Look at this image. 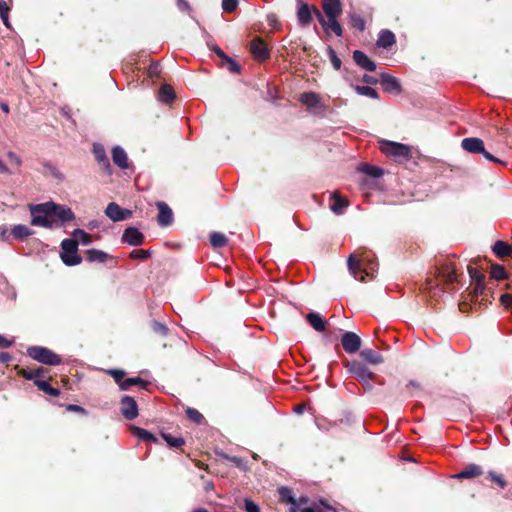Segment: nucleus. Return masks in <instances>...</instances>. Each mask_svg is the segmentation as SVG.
I'll return each mask as SVG.
<instances>
[{"mask_svg":"<svg viewBox=\"0 0 512 512\" xmlns=\"http://www.w3.org/2000/svg\"><path fill=\"white\" fill-rule=\"evenodd\" d=\"M145 381L140 377L127 378L120 384V389L125 391L129 390L133 385H142L145 386Z\"/></svg>","mask_w":512,"mask_h":512,"instance_id":"58836bf2","label":"nucleus"},{"mask_svg":"<svg viewBox=\"0 0 512 512\" xmlns=\"http://www.w3.org/2000/svg\"><path fill=\"white\" fill-rule=\"evenodd\" d=\"M143 239V234L137 228L134 227H129L125 229L122 235V241L132 246L142 244Z\"/></svg>","mask_w":512,"mask_h":512,"instance_id":"4468645a","label":"nucleus"},{"mask_svg":"<svg viewBox=\"0 0 512 512\" xmlns=\"http://www.w3.org/2000/svg\"><path fill=\"white\" fill-rule=\"evenodd\" d=\"M9 8L4 0H0V16L8 15Z\"/></svg>","mask_w":512,"mask_h":512,"instance_id":"338daca9","label":"nucleus"},{"mask_svg":"<svg viewBox=\"0 0 512 512\" xmlns=\"http://www.w3.org/2000/svg\"><path fill=\"white\" fill-rule=\"evenodd\" d=\"M105 214L114 222H119L131 217L132 212L127 209L121 208L118 204L111 202L105 209Z\"/></svg>","mask_w":512,"mask_h":512,"instance_id":"f8f14e48","label":"nucleus"},{"mask_svg":"<svg viewBox=\"0 0 512 512\" xmlns=\"http://www.w3.org/2000/svg\"><path fill=\"white\" fill-rule=\"evenodd\" d=\"M162 437L170 447L178 448L184 444L182 437H175L170 434H162Z\"/></svg>","mask_w":512,"mask_h":512,"instance_id":"79ce46f5","label":"nucleus"},{"mask_svg":"<svg viewBox=\"0 0 512 512\" xmlns=\"http://www.w3.org/2000/svg\"><path fill=\"white\" fill-rule=\"evenodd\" d=\"M150 253L148 250L138 249L131 252L130 257L133 259L146 260Z\"/></svg>","mask_w":512,"mask_h":512,"instance_id":"6e6d98bb","label":"nucleus"},{"mask_svg":"<svg viewBox=\"0 0 512 512\" xmlns=\"http://www.w3.org/2000/svg\"><path fill=\"white\" fill-rule=\"evenodd\" d=\"M228 63V70L232 73H239L240 72V66L238 63H236L234 60L228 57L226 60Z\"/></svg>","mask_w":512,"mask_h":512,"instance_id":"052dcab7","label":"nucleus"},{"mask_svg":"<svg viewBox=\"0 0 512 512\" xmlns=\"http://www.w3.org/2000/svg\"><path fill=\"white\" fill-rule=\"evenodd\" d=\"M72 235L74 237V240H76L77 243L80 242L82 245H89L92 242L91 235L82 229H75Z\"/></svg>","mask_w":512,"mask_h":512,"instance_id":"f704fd0d","label":"nucleus"},{"mask_svg":"<svg viewBox=\"0 0 512 512\" xmlns=\"http://www.w3.org/2000/svg\"><path fill=\"white\" fill-rule=\"evenodd\" d=\"M313 14L315 15V17L317 18V20L319 21V23L321 24L322 28L325 25L327 19H326V16L323 15L320 10H318L316 7H313Z\"/></svg>","mask_w":512,"mask_h":512,"instance_id":"680f3d73","label":"nucleus"},{"mask_svg":"<svg viewBox=\"0 0 512 512\" xmlns=\"http://www.w3.org/2000/svg\"><path fill=\"white\" fill-rule=\"evenodd\" d=\"M313 7L307 4H301L297 10V19L301 26H308L312 21Z\"/></svg>","mask_w":512,"mask_h":512,"instance_id":"4be33fe9","label":"nucleus"},{"mask_svg":"<svg viewBox=\"0 0 512 512\" xmlns=\"http://www.w3.org/2000/svg\"><path fill=\"white\" fill-rule=\"evenodd\" d=\"M491 277L496 280L504 279L506 277V271L501 266H493L491 270Z\"/></svg>","mask_w":512,"mask_h":512,"instance_id":"3c124183","label":"nucleus"},{"mask_svg":"<svg viewBox=\"0 0 512 512\" xmlns=\"http://www.w3.org/2000/svg\"><path fill=\"white\" fill-rule=\"evenodd\" d=\"M11 234L14 238L21 240L24 239L25 237L30 236L32 234V231L29 227L22 224H18L12 228Z\"/></svg>","mask_w":512,"mask_h":512,"instance_id":"473e14b6","label":"nucleus"},{"mask_svg":"<svg viewBox=\"0 0 512 512\" xmlns=\"http://www.w3.org/2000/svg\"><path fill=\"white\" fill-rule=\"evenodd\" d=\"M186 414L188 418L194 421L195 423H201L203 420V415L196 409L188 408L186 410Z\"/></svg>","mask_w":512,"mask_h":512,"instance_id":"8fccbe9b","label":"nucleus"},{"mask_svg":"<svg viewBox=\"0 0 512 512\" xmlns=\"http://www.w3.org/2000/svg\"><path fill=\"white\" fill-rule=\"evenodd\" d=\"M153 331L156 333H159L161 335H166L168 332V329L164 324L159 323V322H154L153 323Z\"/></svg>","mask_w":512,"mask_h":512,"instance_id":"bf43d9fd","label":"nucleus"},{"mask_svg":"<svg viewBox=\"0 0 512 512\" xmlns=\"http://www.w3.org/2000/svg\"><path fill=\"white\" fill-rule=\"evenodd\" d=\"M349 18L353 27H355L359 31H363L365 29V20L363 19V17L356 13H352L350 14Z\"/></svg>","mask_w":512,"mask_h":512,"instance_id":"c03bdc74","label":"nucleus"},{"mask_svg":"<svg viewBox=\"0 0 512 512\" xmlns=\"http://www.w3.org/2000/svg\"><path fill=\"white\" fill-rule=\"evenodd\" d=\"M322 507L330 508L324 501H320L319 503H313L309 507L301 508L300 512H323Z\"/></svg>","mask_w":512,"mask_h":512,"instance_id":"a18cd8bd","label":"nucleus"},{"mask_svg":"<svg viewBox=\"0 0 512 512\" xmlns=\"http://www.w3.org/2000/svg\"><path fill=\"white\" fill-rule=\"evenodd\" d=\"M121 413L127 420H133L138 416V405L134 398L130 396H123L121 401Z\"/></svg>","mask_w":512,"mask_h":512,"instance_id":"9d476101","label":"nucleus"},{"mask_svg":"<svg viewBox=\"0 0 512 512\" xmlns=\"http://www.w3.org/2000/svg\"><path fill=\"white\" fill-rule=\"evenodd\" d=\"M12 344H13L12 340H8L3 335L0 334V348H8Z\"/></svg>","mask_w":512,"mask_h":512,"instance_id":"0e129e2a","label":"nucleus"},{"mask_svg":"<svg viewBox=\"0 0 512 512\" xmlns=\"http://www.w3.org/2000/svg\"><path fill=\"white\" fill-rule=\"evenodd\" d=\"M462 148L469 153H478L480 154L484 151V143L481 139L470 137L464 138L461 142Z\"/></svg>","mask_w":512,"mask_h":512,"instance_id":"dca6fc26","label":"nucleus"},{"mask_svg":"<svg viewBox=\"0 0 512 512\" xmlns=\"http://www.w3.org/2000/svg\"><path fill=\"white\" fill-rule=\"evenodd\" d=\"M360 356L364 358L370 364H381L384 359L381 354L372 349H363L360 352Z\"/></svg>","mask_w":512,"mask_h":512,"instance_id":"a878e982","label":"nucleus"},{"mask_svg":"<svg viewBox=\"0 0 512 512\" xmlns=\"http://www.w3.org/2000/svg\"><path fill=\"white\" fill-rule=\"evenodd\" d=\"M364 258L351 254L348 258V268L356 280L364 281L371 273L363 267Z\"/></svg>","mask_w":512,"mask_h":512,"instance_id":"6e6552de","label":"nucleus"},{"mask_svg":"<svg viewBox=\"0 0 512 512\" xmlns=\"http://www.w3.org/2000/svg\"><path fill=\"white\" fill-rule=\"evenodd\" d=\"M133 433L137 437H139L141 440H144V441L156 442V440H157L156 437L153 434H151L149 431L139 428V427H134Z\"/></svg>","mask_w":512,"mask_h":512,"instance_id":"ea45409f","label":"nucleus"},{"mask_svg":"<svg viewBox=\"0 0 512 512\" xmlns=\"http://www.w3.org/2000/svg\"><path fill=\"white\" fill-rule=\"evenodd\" d=\"M355 91L359 95L367 96V97H370V98H373V99H378V97H379L378 92L374 88H371L369 86L356 85L355 86Z\"/></svg>","mask_w":512,"mask_h":512,"instance_id":"4c0bfd02","label":"nucleus"},{"mask_svg":"<svg viewBox=\"0 0 512 512\" xmlns=\"http://www.w3.org/2000/svg\"><path fill=\"white\" fill-rule=\"evenodd\" d=\"M341 343L343 346V349L349 353L353 354L357 352L361 347V338L354 332H345L342 335Z\"/></svg>","mask_w":512,"mask_h":512,"instance_id":"9b49d317","label":"nucleus"},{"mask_svg":"<svg viewBox=\"0 0 512 512\" xmlns=\"http://www.w3.org/2000/svg\"><path fill=\"white\" fill-rule=\"evenodd\" d=\"M250 49L254 57L260 61L269 58V50L265 43L260 38H256L251 42Z\"/></svg>","mask_w":512,"mask_h":512,"instance_id":"ddd939ff","label":"nucleus"},{"mask_svg":"<svg viewBox=\"0 0 512 512\" xmlns=\"http://www.w3.org/2000/svg\"><path fill=\"white\" fill-rule=\"evenodd\" d=\"M468 273L471 278V283L485 280V275L481 273L477 268L468 267Z\"/></svg>","mask_w":512,"mask_h":512,"instance_id":"49530a36","label":"nucleus"},{"mask_svg":"<svg viewBox=\"0 0 512 512\" xmlns=\"http://www.w3.org/2000/svg\"><path fill=\"white\" fill-rule=\"evenodd\" d=\"M482 468L476 464H470L459 472L457 478H473L482 474Z\"/></svg>","mask_w":512,"mask_h":512,"instance_id":"bb28decb","label":"nucleus"},{"mask_svg":"<svg viewBox=\"0 0 512 512\" xmlns=\"http://www.w3.org/2000/svg\"><path fill=\"white\" fill-rule=\"evenodd\" d=\"M381 85L384 90L389 93H399L401 91L399 81L395 77L386 73L381 74Z\"/></svg>","mask_w":512,"mask_h":512,"instance_id":"a211bd4d","label":"nucleus"},{"mask_svg":"<svg viewBox=\"0 0 512 512\" xmlns=\"http://www.w3.org/2000/svg\"><path fill=\"white\" fill-rule=\"evenodd\" d=\"M108 373L113 377V379L115 380V382H117L119 385L121 384L125 376V372L123 370H118V369H111L108 371Z\"/></svg>","mask_w":512,"mask_h":512,"instance_id":"4d7b16f0","label":"nucleus"},{"mask_svg":"<svg viewBox=\"0 0 512 512\" xmlns=\"http://www.w3.org/2000/svg\"><path fill=\"white\" fill-rule=\"evenodd\" d=\"M174 98H175V93H174L173 88L168 84L162 85L160 88V91H159V99L162 102L169 103V102L173 101Z\"/></svg>","mask_w":512,"mask_h":512,"instance_id":"2f4dec72","label":"nucleus"},{"mask_svg":"<svg viewBox=\"0 0 512 512\" xmlns=\"http://www.w3.org/2000/svg\"><path fill=\"white\" fill-rule=\"evenodd\" d=\"M113 162L121 169H127L129 167L128 156L123 148L116 146L112 150Z\"/></svg>","mask_w":512,"mask_h":512,"instance_id":"412c9836","label":"nucleus"},{"mask_svg":"<svg viewBox=\"0 0 512 512\" xmlns=\"http://www.w3.org/2000/svg\"><path fill=\"white\" fill-rule=\"evenodd\" d=\"M27 354L33 358L34 360L38 361L39 363L46 364V365H59L62 360L59 355L54 353L52 350L41 347V346H32L27 349Z\"/></svg>","mask_w":512,"mask_h":512,"instance_id":"20e7f679","label":"nucleus"},{"mask_svg":"<svg viewBox=\"0 0 512 512\" xmlns=\"http://www.w3.org/2000/svg\"><path fill=\"white\" fill-rule=\"evenodd\" d=\"M331 204H330V209L335 213V214H342L343 213V210L344 208H346L348 206V201L343 199L337 192H333L331 194Z\"/></svg>","mask_w":512,"mask_h":512,"instance_id":"b1692460","label":"nucleus"},{"mask_svg":"<svg viewBox=\"0 0 512 512\" xmlns=\"http://www.w3.org/2000/svg\"><path fill=\"white\" fill-rule=\"evenodd\" d=\"M266 21H267L268 25H270L273 29H275V30L281 29V24L278 21V18L274 13L268 14L266 16Z\"/></svg>","mask_w":512,"mask_h":512,"instance_id":"5fc2aeb1","label":"nucleus"},{"mask_svg":"<svg viewBox=\"0 0 512 512\" xmlns=\"http://www.w3.org/2000/svg\"><path fill=\"white\" fill-rule=\"evenodd\" d=\"M243 509L246 512H260V507L251 499L245 498L243 501Z\"/></svg>","mask_w":512,"mask_h":512,"instance_id":"09e8293b","label":"nucleus"},{"mask_svg":"<svg viewBox=\"0 0 512 512\" xmlns=\"http://www.w3.org/2000/svg\"><path fill=\"white\" fill-rule=\"evenodd\" d=\"M480 154H482L488 161H491V162H500L499 159H497L496 157H494L491 153H489L485 148H484V151H482Z\"/></svg>","mask_w":512,"mask_h":512,"instance_id":"69168bd1","label":"nucleus"},{"mask_svg":"<svg viewBox=\"0 0 512 512\" xmlns=\"http://www.w3.org/2000/svg\"><path fill=\"white\" fill-rule=\"evenodd\" d=\"M238 6V0H222V9L225 12L231 13Z\"/></svg>","mask_w":512,"mask_h":512,"instance_id":"864d4df0","label":"nucleus"},{"mask_svg":"<svg viewBox=\"0 0 512 512\" xmlns=\"http://www.w3.org/2000/svg\"><path fill=\"white\" fill-rule=\"evenodd\" d=\"M344 367L347 369L348 373L356 378L359 382L364 385H367L371 388L370 380H372L374 374L369 370V368L362 362L358 360L345 361Z\"/></svg>","mask_w":512,"mask_h":512,"instance_id":"f03ea898","label":"nucleus"},{"mask_svg":"<svg viewBox=\"0 0 512 512\" xmlns=\"http://www.w3.org/2000/svg\"><path fill=\"white\" fill-rule=\"evenodd\" d=\"M52 207H50L51 212V221L53 224V229L61 228L66 223L71 222L75 219L74 212L67 206L58 205L54 202H49Z\"/></svg>","mask_w":512,"mask_h":512,"instance_id":"423d86ee","label":"nucleus"},{"mask_svg":"<svg viewBox=\"0 0 512 512\" xmlns=\"http://www.w3.org/2000/svg\"><path fill=\"white\" fill-rule=\"evenodd\" d=\"M109 258V254L102 250L89 249L86 251V259L89 262L105 263Z\"/></svg>","mask_w":512,"mask_h":512,"instance_id":"393cba45","label":"nucleus"},{"mask_svg":"<svg viewBox=\"0 0 512 512\" xmlns=\"http://www.w3.org/2000/svg\"><path fill=\"white\" fill-rule=\"evenodd\" d=\"M379 145L380 150L396 162L403 163L410 158V147L405 144L381 140Z\"/></svg>","mask_w":512,"mask_h":512,"instance_id":"f257e3e1","label":"nucleus"},{"mask_svg":"<svg viewBox=\"0 0 512 512\" xmlns=\"http://www.w3.org/2000/svg\"><path fill=\"white\" fill-rule=\"evenodd\" d=\"M60 257L67 266H75L82 262V258L78 255V243L74 239H64L61 242Z\"/></svg>","mask_w":512,"mask_h":512,"instance_id":"39448f33","label":"nucleus"},{"mask_svg":"<svg viewBox=\"0 0 512 512\" xmlns=\"http://www.w3.org/2000/svg\"><path fill=\"white\" fill-rule=\"evenodd\" d=\"M11 360V355L7 352L0 353V363H8Z\"/></svg>","mask_w":512,"mask_h":512,"instance_id":"774afa93","label":"nucleus"},{"mask_svg":"<svg viewBox=\"0 0 512 512\" xmlns=\"http://www.w3.org/2000/svg\"><path fill=\"white\" fill-rule=\"evenodd\" d=\"M300 102L308 108H323L321 98L314 92H305L300 96Z\"/></svg>","mask_w":512,"mask_h":512,"instance_id":"aec40b11","label":"nucleus"},{"mask_svg":"<svg viewBox=\"0 0 512 512\" xmlns=\"http://www.w3.org/2000/svg\"><path fill=\"white\" fill-rule=\"evenodd\" d=\"M493 252L499 257H505L511 254L512 247L508 243L499 240L494 244Z\"/></svg>","mask_w":512,"mask_h":512,"instance_id":"7c9ffc66","label":"nucleus"},{"mask_svg":"<svg viewBox=\"0 0 512 512\" xmlns=\"http://www.w3.org/2000/svg\"><path fill=\"white\" fill-rule=\"evenodd\" d=\"M34 384L38 387L39 390L47 393L50 396L57 397L60 394V391L51 387L47 381L35 380Z\"/></svg>","mask_w":512,"mask_h":512,"instance_id":"72a5a7b5","label":"nucleus"},{"mask_svg":"<svg viewBox=\"0 0 512 512\" xmlns=\"http://www.w3.org/2000/svg\"><path fill=\"white\" fill-rule=\"evenodd\" d=\"M7 158H8V161L10 163V166L5 164L0 159V174L12 175V174L18 173L20 167L23 164L22 158L18 154H16L15 152H13V151H8L7 152Z\"/></svg>","mask_w":512,"mask_h":512,"instance_id":"1a4fd4ad","label":"nucleus"},{"mask_svg":"<svg viewBox=\"0 0 512 512\" xmlns=\"http://www.w3.org/2000/svg\"><path fill=\"white\" fill-rule=\"evenodd\" d=\"M49 202L42 203L36 206L31 207V224L34 226H40L44 228L53 229V224L51 221V212H50Z\"/></svg>","mask_w":512,"mask_h":512,"instance_id":"7ed1b4c3","label":"nucleus"},{"mask_svg":"<svg viewBox=\"0 0 512 512\" xmlns=\"http://www.w3.org/2000/svg\"><path fill=\"white\" fill-rule=\"evenodd\" d=\"M328 56L334 69L339 70L341 68L342 62L340 58L337 56L336 52L331 47L328 48Z\"/></svg>","mask_w":512,"mask_h":512,"instance_id":"de8ad7c7","label":"nucleus"},{"mask_svg":"<svg viewBox=\"0 0 512 512\" xmlns=\"http://www.w3.org/2000/svg\"><path fill=\"white\" fill-rule=\"evenodd\" d=\"M309 324L318 332H323L325 330V321L322 319L320 314L318 313H309L306 316Z\"/></svg>","mask_w":512,"mask_h":512,"instance_id":"c85d7f7f","label":"nucleus"},{"mask_svg":"<svg viewBox=\"0 0 512 512\" xmlns=\"http://www.w3.org/2000/svg\"><path fill=\"white\" fill-rule=\"evenodd\" d=\"M485 280L479 281V282H472L471 283V295L473 298H477L484 294L485 292Z\"/></svg>","mask_w":512,"mask_h":512,"instance_id":"a19ab883","label":"nucleus"},{"mask_svg":"<svg viewBox=\"0 0 512 512\" xmlns=\"http://www.w3.org/2000/svg\"><path fill=\"white\" fill-rule=\"evenodd\" d=\"M157 207L159 209L158 223L161 226H168L173 221V213L169 206L164 202H158Z\"/></svg>","mask_w":512,"mask_h":512,"instance_id":"f3484780","label":"nucleus"},{"mask_svg":"<svg viewBox=\"0 0 512 512\" xmlns=\"http://www.w3.org/2000/svg\"><path fill=\"white\" fill-rule=\"evenodd\" d=\"M93 153L96 160L103 165L105 168H110V163L106 155L104 147L100 144H94Z\"/></svg>","mask_w":512,"mask_h":512,"instance_id":"c756f323","label":"nucleus"},{"mask_svg":"<svg viewBox=\"0 0 512 512\" xmlns=\"http://www.w3.org/2000/svg\"><path fill=\"white\" fill-rule=\"evenodd\" d=\"M396 42L395 35L390 30H382L377 39V46L387 49Z\"/></svg>","mask_w":512,"mask_h":512,"instance_id":"5701e85b","label":"nucleus"},{"mask_svg":"<svg viewBox=\"0 0 512 512\" xmlns=\"http://www.w3.org/2000/svg\"><path fill=\"white\" fill-rule=\"evenodd\" d=\"M44 369L42 367L36 369H21L20 374L27 380H38L37 378L42 376Z\"/></svg>","mask_w":512,"mask_h":512,"instance_id":"e433bc0d","label":"nucleus"},{"mask_svg":"<svg viewBox=\"0 0 512 512\" xmlns=\"http://www.w3.org/2000/svg\"><path fill=\"white\" fill-rule=\"evenodd\" d=\"M322 9L326 18L340 16L342 13V4L340 0H322Z\"/></svg>","mask_w":512,"mask_h":512,"instance_id":"2eb2a0df","label":"nucleus"},{"mask_svg":"<svg viewBox=\"0 0 512 512\" xmlns=\"http://www.w3.org/2000/svg\"><path fill=\"white\" fill-rule=\"evenodd\" d=\"M456 269L452 264H445L441 267L438 272L436 280L428 279L426 283V289H434L438 287L440 282L453 283L456 281Z\"/></svg>","mask_w":512,"mask_h":512,"instance_id":"0eeeda50","label":"nucleus"},{"mask_svg":"<svg viewBox=\"0 0 512 512\" xmlns=\"http://www.w3.org/2000/svg\"><path fill=\"white\" fill-rule=\"evenodd\" d=\"M353 59L358 66L365 69L366 71H374L376 69V64L360 50L354 51Z\"/></svg>","mask_w":512,"mask_h":512,"instance_id":"6ab92c4d","label":"nucleus"},{"mask_svg":"<svg viewBox=\"0 0 512 512\" xmlns=\"http://www.w3.org/2000/svg\"><path fill=\"white\" fill-rule=\"evenodd\" d=\"M501 303L506 307L512 306V295L511 294H503L500 297Z\"/></svg>","mask_w":512,"mask_h":512,"instance_id":"e2e57ef3","label":"nucleus"},{"mask_svg":"<svg viewBox=\"0 0 512 512\" xmlns=\"http://www.w3.org/2000/svg\"><path fill=\"white\" fill-rule=\"evenodd\" d=\"M489 477L492 481L496 482L501 488H505L507 483L501 475L494 472H489Z\"/></svg>","mask_w":512,"mask_h":512,"instance_id":"13d9d810","label":"nucleus"},{"mask_svg":"<svg viewBox=\"0 0 512 512\" xmlns=\"http://www.w3.org/2000/svg\"><path fill=\"white\" fill-rule=\"evenodd\" d=\"M361 170L374 178H379L383 175V170L377 166H371V165H364L362 166Z\"/></svg>","mask_w":512,"mask_h":512,"instance_id":"37998d69","label":"nucleus"},{"mask_svg":"<svg viewBox=\"0 0 512 512\" xmlns=\"http://www.w3.org/2000/svg\"><path fill=\"white\" fill-rule=\"evenodd\" d=\"M210 243L214 248H221L227 244V238L222 233L213 232L210 234Z\"/></svg>","mask_w":512,"mask_h":512,"instance_id":"c9c22d12","label":"nucleus"},{"mask_svg":"<svg viewBox=\"0 0 512 512\" xmlns=\"http://www.w3.org/2000/svg\"><path fill=\"white\" fill-rule=\"evenodd\" d=\"M279 493L283 500L295 505V499H294L290 489H288L286 487H281L279 489Z\"/></svg>","mask_w":512,"mask_h":512,"instance_id":"603ef678","label":"nucleus"},{"mask_svg":"<svg viewBox=\"0 0 512 512\" xmlns=\"http://www.w3.org/2000/svg\"><path fill=\"white\" fill-rule=\"evenodd\" d=\"M339 16H333V17H327V21L325 23L326 26L323 27V30L326 33H329L330 31L334 32L337 36H342V27L339 24L337 18Z\"/></svg>","mask_w":512,"mask_h":512,"instance_id":"cd10ccee","label":"nucleus"}]
</instances>
